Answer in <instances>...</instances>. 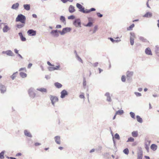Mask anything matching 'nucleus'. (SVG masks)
I'll list each match as a JSON object with an SVG mask.
<instances>
[{
    "mask_svg": "<svg viewBox=\"0 0 159 159\" xmlns=\"http://www.w3.org/2000/svg\"><path fill=\"white\" fill-rule=\"evenodd\" d=\"M121 80L123 82H125V78L124 75H122L121 78Z\"/></svg>",
    "mask_w": 159,
    "mask_h": 159,
    "instance_id": "6e6d98bb",
    "label": "nucleus"
},
{
    "mask_svg": "<svg viewBox=\"0 0 159 159\" xmlns=\"http://www.w3.org/2000/svg\"><path fill=\"white\" fill-rule=\"evenodd\" d=\"M23 7L25 10L29 11L30 9V5L29 4H24Z\"/></svg>",
    "mask_w": 159,
    "mask_h": 159,
    "instance_id": "a878e982",
    "label": "nucleus"
},
{
    "mask_svg": "<svg viewBox=\"0 0 159 159\" xmlns=\"http://www.w3.org/2000/svg\"><path fill=\"white\" fill-rule=\"evenodd\" d=\"M145 148L147 150V151L148 152V150L149 149V145L147 144H145Z\"/></svg>",
    "mask_w": 159,
    "mask_h": 159,
    "instance_id": "13d9d810",
    "label": "nucleus"
},
{
    "mask_svg": "<svg viewBox=\"0 0 159 159\" xmlns=\"http://www.w3.org/2000/svg\"><path fill=\"white\" fill-rule=\"evenodd\" d=\"M86 85V81L85 79V78H84L83 79V85L84 87Z\"/></svg>",
    "mask_w": 159,
    "mask_h": 159,
    "instance_id": "8fccbe9b",
    "label": "nucleus"
},
{
    "mask_svg": "<svg viewBox=\"0 0 159 159\" xmlns=\"http://www.w3.org/2000/svg\"><path fill=\"white\" fill-rule=\"evenodd\" d=\"M132 136L134 137H137L138 136V133L137 131H134L132 133Z\"/></svg>",
    "mask_w": 159,
    "mask_h": 159,
    "instance_id": "2f4dec72",
    "label": "nucleus"
},
{
    "mask_svg": "<svg viewBox=\"0 0 159 159\" xmlns=\"http://www.w3.org/2000/svg\"><path fill=\"white\" fill-rule=\"evenodd\" d=\"M145 52L146 54L148 55H152L151 51L149 48H148L145 49Z\"/></svg>",
    "mask_w": 159,
    "mask_h": 159,
    "instance_id": "412c9836",
    "label": "nucleus"
},
{
    "mask_svg": "<svg viewBox=\"0 0 159 159\" xmlns=\"http://www.w3.org/2000/svg\"><path fill=\"white\" fill-rule=\"evenodd\" d=\"M60 21L63 23L64 25H66V18L65 17L62 16H61L60 17Z\"/></svg>",
    "mask_w": 159,
    "mask_h": 159,
    "instance_id": "4be33fe9",
    "label": "nucleus"
},
{
    "mask_svg": "<svg viewBox=\"0 0 159 159\" xmlns=\"http://www.w3.org/2000/svg\"><path fill=\"white\" fill-rule=\"evenodd\" d=\"M124 113V111L123 110H119L117 111L116 113V115H121Z\"/></svg>",
    "mask_w": 159,
    "mask_h": 159,
    "instance_id": "c9c22d12",
    "label": "nucleus"
},
{
    "mask_svg": "<svg viewBox=\"0 0 159 159\" xmlns=\"http://www.w3.org/2000/svg\"><path fill=\"white\" fill-rule=\"evenodd\" d=\"M130 43L131 45H133L134 43V39L133 38L130 37Z\"/></svg>",
    "mask_w": 159,
    "mask_h": 159,
    "instance_id": "58836bf2",
    "label": "nucleus"
},
{
    "mask_svg": "<svg viewBox=\"0 0 159 159\" xmlns=\"http://www.w3.org/2000/svg\"><path fill=\"white\" fill-rule=\"evenodd\" d=\"M18 73L17 72L14 73L11 76L12 80H14L16 77V74Z\"/></svg>",
    "mask_w": 159,
    "mask_h": 159,
    "instance_id": "4c0bfd02",
    "label": "nucleus"
},
{
    "mask_svg": "<svg viewBox=\"0 0 159 159\" xmlns=\"http://www.w3.org/2000/svg\"><path fill=\"white\" fill-rule=\"evenodd\" d=\"M10 28L7 25H5L3 29V32H7L9 30Z\"/></svg>",
    "mask_w": 159,
    "mask_h": 159,
    "instance_id": "bb28decb",
    "label": "nucleus"
},
{
    "mask_svg": "<svg viewBox=\"0 0 159 159\" xmlns=\"http://www.w3.org/2000/svg\"><path fill=\"white\" fill-rule=\"evenodd\" d=\"M135 94L136 95L137 97H140L141 96V93L137 92H134Z\"/></svg>",
    "mask_w": 159,
    "mask_h": 159,
    "instance_id": "3c124183",
    "label": "nucleus"
},
{
    "mask_svg": "<svg viewBox=\"0 0 159 159\" xmlns=\"http://www.w3.org/2000/svg\"><path fill=\"white\" fill-rule=\"evenodd\" d=\"M68 11L70 13H73L75 12V7L72 5H70L68 8Z\"/></svg>",
    "mask_w": 159,
    "mask_h": 159,
    "instance_id": "dca6fc26",
    "label": "nucleus"
},
{
    "mask_svg": "<svg viewBox=\"0 0 159 159\" xmlns=\"http://www.w3.org/2000/svg\"><path fill=\"white\" fill-rule=\"evenodd\" d=\"M96 14L99 17L101 18L103 16V15L101 14L100 12H97Z\"/></svg>",
    "mask_w": 159,
    "mask_h": 159,
    "instance_id": "5fc2aeb1",
    "label": "nucleus"
},
{
    "mask_svg": "<svg viewBox=\"0 0 159 159\" xmlns=\"http://www.w3.org/2000/svg\"><path fill=\"white\" fill-rule=\"evenodd\" d=\"M54 85L57 88L60 89L61 88L62 85L58 83V82H56L54 83Z\"/></svg>",
    "mask_w": 159,
    "mask_h": 159,
    "instance_id": "c85d7f7f",
    "label": "nucleus"
},
{
    "mask_svg": "<svg viewBox=\"0 0 159 159\" xmlns=\"http://www.w3.org/2000/svg\"><path fill=\"white\" fill-rule=\"evenodd\" d=\"M75 18V16L73 15H72L68 17V19L69 20H73Z\"/></svg>",
    "mask_w": 159,
    "mask_h": 159,
    "instance_id": "49530a36",
    "label": "nucleus"
},
{
    "mask_svg": "<svg viewBox=\"0 0 159 159\" xmlns=\"http://www.w3.org/2000/svg\"><path fill=\"white\" fill-rule=\"evenodd\" d=\"M26 20L25 16L22 14H19L16 18V22H20L22 23L25 24Z\"/></svg>",
    "mask_w": 159,
    "mask_h": 159,
    "instance_id": "f257e3e1",
    "label": "nucleus"
},
{
    "mask_svg": "<svg viewBox=\"0 0 159 159\" xmlns=\"http://www.w3.org/2000/svg\"><path fill=\"white\" fill-rule=\"evenodd\" d=\"M61 1L63 3H66L68 0H61Z\"/></svg>",
    "mask_w": 159,
    "mask_h": 159,
    "instance_id": "338daca9",
    "label": "nucleus"
},
{
    "mask_svg": "<svg viewBox=\"0 0 159 159\" xmlns=\"http://www.w3.org/2000/svg\"><path fill=\"white\" fill-rule=\"evenodd\" d=\"M48 69L50 71H52L55 70L54 67H48Z\"/></svg>",
    "mask_w": 159,
    "mask_h": 159,
    "instance_id": "603ef678",
    "label": "nucleus"
},
{
    "mask_svg": "<svg viewBox=\"0 0 159 159\" xmlns=\"http://www.w3.org/2000/svg\"><path fill=\"white\" fill-rule=\"evenodd\" d=\"M59 31H60V30H53L51 31L50 34L54 37H57L59 36Z\"/></svg>",
    "mask_w": 159,
    "mask_h": 159,
    "instance_id": "423d86ee",
    "label": "nucleus"
},
{
    "mask_svg": "<svg viewBox=\"0 0 159 159\" xmlns=\"http://www.w3.org/2000/svg\"><path fill=\"white\" fill-rule=\"evenodd\" d=\"M7 91V87L2 84H0V91L1 93H5Z\"/></svg>",
    "mask_w": 159,
    "mask_h": 159,
    "instance_id": "0eeeda50",
    "label": "nucleus"
},
{
    "mask_svg": "<svg viewBox=\"0 0 159 159\" xmlns=\"http://www.w3.org/2000/svg\"><path fill=\"white\" fill-rule=\"evenodd\" d=\"M33 90L34 89L31 88L29 89L28 91L30 96L33 98L35 97L36 95L35 93L34 92Z\"/></svg>",
    "mask_w": 159,
    "mask_h": 159,
    "instance_id": "1a4fd4ad",
    "label": "nucleus"
},
{
    "mask_svg": "<svg viewBox=\"0 0 159 159\" xmlns=\"http://www.w3.org/2000/svg\"><path fill=\"white\" fill-rule=\"evenodd\" d=\"M71 30V29L70 27H65L63 28L61 31H59V33L61 35H64L66 33L70 32Z\"/></svg>",
    "mask_w": 159,
    "mask_h": 159,
    "instance_id": "20e7f679",
    "label": "nucleus"
},
{
    "mask_svg": "<svg viewBox=\"0 0 159 159\" xmlns=\"http://www.w3.org/2000/svg\"><path fill=\"white\" fill-rule=\"evenodd\" d=\"M25 24H17L16 27L18 29H21L25 26Z\"/></svg>",
    "mask_w": 159,
    "mask_h": 159,
    "instance_id": "473e14b6",
    "label": "nucleus"
},
{
    "mask_svg": "<svg viewBox=\"0 0 159 159\" xmlns=\"http://www.w3.org/2000/svg\"><path fill=\"white\" fill-rule=\"evenodd\" d=\"M47 64L49 66H54V65H52V64H51L50 62L49 61H47Z\"/></svg>",
    "mask_w": 159,
    "mask_h": 159,
    "instance_id": "69168bd1",
    "label": "nucleus"
},
{
    "mask_svg": "<svg viewBox=\"0 0 159 159\" xmlns=\"http://www.w3.org/2000/svg\"><path fill=\"white\" fill-rule=\"evenodd\" d=\"M4 152L5 151H3L0 153V159H3L4 158Z\"/></svg>",
    "mask_w": 159,
    "mask_h": 159,
    "instance_id": "e433bc0d",
    "label": "nucleus"
},
{
    "mask_svg": "<svg viewBox=\"0 0 159 159\" xmlns=\"http://www.w3.org/2000/svg\"><path fill=\"white\" fill-rule=\"evenodd\" d=\"M152 16V13L148 12H147L145 14H144L143 16L145 17L150 18Z\"/></svg>",
    "mask_w": 159,
    "mask_h": 159,
    "instance_id": "5701e85b",
    "label": "nucleus"
},
{
    "mask_svg": "<svg viewBox=\"0 0 159 159\" xmlns=\"http://www.w3.org/2000/svg\"><path fill=\"white\" fill-rule=\"evenodd\" d=\"M27 33L29 36H34L36 35V31L33 29H30L27 31Z\"/></svg>",
    "mask_w": 159,
    "mask_h": 159,
    "instance_id": "9d476101",
    "label": "nucleus"
},
{
    "mask_svg": "<svg viewBox=\"0 0 159 159\" xmlns=\"http://www.w3.org/2000/svg\"><path fill=\"white\" fill-rule=\"evenodd\" d=\"M98 62H96L93 64V66L94 67H97L98 66Z\"/></svg>",
    "mask_w": 159,
    "mask_h": 159,
    "instance_id": "bf43d9fd",
    "label": "nucleus"
},
{
    "mask_svg": "<svg viewBox=\"0 0 159 159\" xmlns=\"http://www.w3.org/2000/svg\"><path fill=\"white\" fill-rule=\"evenodd\" d=\"M73 25L76 27H81V22L80 19H75L73 22Z\"/></svg>",
    "mask_w": 159,
    "mask_h": 159,
    "instance_id": "f03ea898",
    "label": "nucleus"
},
{
    "mask_svg": "<svg viewBox=\"0 0 159 159\" xmlns=\"http://www.w3.org/2000/svg\"><path fill=\"white\" fill-rule=\"evenodd\" d=\"M54 139L55 142L57 144H61L60 137L59 136H55Z\"/></svg>",
    "mask_w": 159,
    "mask_h": 159,
    "instance_id": "2eb2a0df",
    "label": "nucleus"
},
{
    "mask_svg": "<svg viewBox=\"0 0 159 159\" xmlns=\"http://www.w3.org/2000/svg\"><path fill=\"white\" fill-rule=\"evenodd\" d=\"M98 28V26L97 25H95L94 27V29L93 32V33H94L96 32V31L97 30Z\"/></svg>",
    "mask_w": 159,
    "mask_h": 159,
    "instance_id": "09e8293b",
    "label": "nucleus"
},
{
    "mask_svg": "<svg viewBox=\"0 0 159 159\" xmlns=\"http://www.w3.org/2000/svg\"><path fill=\"white\" fill-rule=\"evenodd\" d=\"M61 98H63L68 95V93L66 90L64 89L61 92Z\"/></svg>",
    "mask_w": 159,
    "mask_h": 159,
    "instance_id": "9b49d317",
    "label": "nucleus"
},
{
    "mask_svg": "<svg viewBox=\"0 0 159 159\" xmlns=\"http://www.w3.org/2000/svg\"><path fill=\"white\" fill-rule=\"evenodd\" d=\"M129 114L131 117L134 119H135V115L134 113L132 112H130L129 113Z\"/></svg>",
    "mask_w": 159,
    "mask_h": 159,
    "instance_id": "37998d69",
    "label": "nucleus"
},
{
    "mask_svg": "<svg viewBox=\"0 0 159 159\" xmlns=\"http://www.w3.org/2000/svg\"><path fill=\"white\" fill-rule=\"evenodd\" d=\"M24 133L25 135L27 137H28L30 138H32V136L31 134L27 130H25L24 131Z\"/></svg>",
    "mask_w": 159,
    "mask_h": 159,
    "instance_id": "a211bd4d",
    "label": "nucleus"
},
{
    "mask_svg": "<svg viewBox=\"0 0 159 159\" xmlns=\"http://www.w3.org/2000/svg\"><path fill=\"white\" fill-rule=\"evenodd\" d=\"M79 97L80 98H84L85 97L84 96V93H82V94L80 95Z\"/></svg>",
    "mask_w": 159,
    "mask_h": 159,
    "instance_id": "4d7b16f0",
    "label": "nucleus"
},
{
    "mask_svg": "<svg viewBox=\"0 0 159 159\" xmlns=\"http://www.w3.org/2000/svg\"><path fill=\"white\" fill-rule=\"evenodd\" d=\"M49 97L52 104L54 106L55 103L57 102L58 101V97L57 96H53L52 95H50Z\"/></svg>",
    "mask_w": 159,
    "mask_h": 159,
    "instance_id": "7ed1b4c3",
    "label": "nucleus"
},
{
    "mask_svg": "<svg viewBox=\"0 0 159 159\" xmlns=\"http://www.w3.org/2000/svg\"><path fill=\"white\" fill-rule=\"evenodd\" d=\"M155 52L156 54L159 57V46L156 45L155 48Z\"/></svg>",
    "mask_w": 159,
    "mask_h": 159,
    "instance_id": "393cba45",
    "label": "nucleus"
},
{
    "mask_svg": "<svg viewBox=\"0 0 159 159\" xmlns=\"http://www.w3.org/2000/svg\"><path fill=\"white\" fill-rule=\"evenodd\" d=\"M137 159H142L143 151L141 148L139 149L137 152Z\"/></svg>",
    "mask_w": 159,
    "mask_h": 159,
    "instance_id": "39448f33",
    "label": "nucleus"
},
{
    "mask_svg": "<svg viewBox=\"0 0 159 159\" xmlns=\"http://www.w3.org/2000/svg\"><path fill=\"white\" fill-rule=\"evenodd\" d=\"M109 39L113 43H114L115 42V40L114 39L112 38H109Z\"/></svg>",
    "mask_w": 159,
    "mask_h": 159,
    "instance_id": "680f3d73",
    "label": "nucleus"
},
{
    "mask_svg": "<svg viewBox=\"0 0 159 159\" xmlns=\"http://www.w3.org/2000/svg\"><path fill=\"white\" fill-rule=\"evenodd\" d=\"M32 63H29L28 65L27 68L29 69L32 66Z\"/></svg>",
    "mask_w": 159,
    "mask_h": 159,
    "instance_id": "0e129e2a",
    "label": "nucleus"
},
{
    "mask_svg": "<svg viewBox=\"0 0 159 159\" xmlns=\"http://www.w3.org/2000/svg\"><path fill=\"white\" fill-rule=\"evenodd\" d=\"M61 26L60 25H57L56 26V28L57 29L61 28Z\"/></svg>",
    "mask_w": 159,
    "mask_h": 159,
    "instance_id": "052dcab7",
    "label": "nucleus"
},
{
    "mask_svg": "<svg viewBox=\"0 0 159 159\" xmlns=\"http://www.w3.org/2000/svg\"><path fill=\"white\" fill-rule=\"evenodd\" d=\"M133 75V72L128 71L127 72V80H131Z\"/></svg>",
    "mask_w": 159,
    "mask_h": 159,
    "instance_id": "ddd939ff",
    "label": "nucleus"
},
{
    "mask_svg": "<svg viewBox=\"0 0 159 159\" xmlns=\"http://www.w3.org/2000/svg\"><path fill=\"white\" fill-rule=\"evenodd\" d=\"M134 141V139L132 137H130L128 139L127 142H133Z\"/></svg>",
    "mask_w": 159,
    "mask_h": 159,
    "instance_id": "a18cd8bd",
    "label": "nucleus"
},
{
    "mask_svg": "<svg viewBox=\"0 0 159 159\" xmlns=\"http://www.w3.org/2000/svg\"><path fill=\"white\" fill-rule=\"evenodd\" d=\"M88 20H89V22L86 25H85L84 26L86 27H91L93 25V23L90 21H89L91 20L92 19V18L90 17L88 18Z\"/></svg>",
    "mask_w": 159,
    "mask_h": 159,
    "instance_id": "aec40b11",
    "label": "nucleus"
},
{
    "mask_svg": "<svg viewBox=\"0 0 159 159\" xmlns=\"http://www.w3.org/2000/svg\"><path fill=\"white\" fill-rule=\"evenodd\" d=\"M123 152L125 154L128 155L129 153V149L127 148H125L123 150Z\"/></svg>",
    "mask_w": 159,
    "mask_h": 159,
    "instance_id": "a19ab883",
    "label": "nucleus"
},
{
    "mask_svg": "<svg viewBox=\"0 0 159 159\" xmlns=\"http://www.w3.org/2000/svg\"><path fill=\"white\" fill-rule=\"evenodd\" d=\"M130 37L133 38V39H134L135 37V35L134 33L133 32H131L130 33Z\"/></svg>",
    "mask_w": 159,
    "mask_h": 159,
    "instance_id": "de8ad7c7",
    "label": "nucleus"
},
{
    "mask_svg": "<svg viewBox=\"0 0 159 159\" xmlns=\"http://www.w3.org/2000/svg\"><path fill=\"white\" fill-rule=\"evenodd\" d=\"M114 138H115L116 139H117V140H120V136H119V134H117V133H116V134H115V135H114Z\"/></svg>",
    "mask_w": 159,
    "mask_h": 159,
    "instance_id": "c03bdc74",
    "label": "nucleus"
},
{
    "mask_svg": "<svg viewBox=\"0 0 159 159\" xmlns=\"http://www.w3.org/2000/svg\"><path fill=\"white\" fill-rule=\"evenodd\" d=\"M2 53L3 54H6L7 55L11 56H14V54L11 50L3 51L2 52Z\"/></svg>",
    "mask_w": 159,
    "mask_h": 159,
    "instance_id": "f8f14e48",
    "label": "nucleus"
},
{
    "mask_svg": "<svg viewBox=\"0 0 159 159\" xmlns=\"http://www.w3.org/2000/svg\"><path fill=\"white\" fill-rule=\"evenodd\" d=\"M19 5V4L18 3H16L12 5L11 8L13 9L16 10L18 8Z\"/></svg>",
    "mask_w": 159,
    "mask_h": 159,
    "instance_id": "b1692460",
    "label": "nucleus"
},
{
    "mask_svg": "<svg viewBox=\"0 0 159 159\" xmlns=\"http://www.w3.org/2000/svg\"><path fill=\"white\" fill-rule=\"evenodd\" d=\"M136 118L137 121L140 123H142L143 122L142 119L139 116L137 115L136 116Z\"/></svg>",
    "mask_w": 159,
    "mask_h": 159,
    "instance_id": "7c9ffc66",
    "label": "nucleus"
},
{
    "mask_svg": "<svg viewBox=\"0 0 159 159\" xmlns=\"http://www.w3.org/2000/svg\"><path fill=\"white\" fill-rule=\"evenodd\" d=\"M60 66L59 65H58L56 66V67H54V68L55 70H60L59 69L60 68Z\"/></svg>",
    "mask_w": 159,
    "mask_h": 159,
    "instance_id": "864d4df0",
    "label": "nucleus"
},
{
    "mask_svg": "<svg viewBox=\"0 0 159 159\" xmlns=\"http://www.w3.org/2000/svg\"><path fill=\"white\" fill-rule=\"evenodd\" d=\"M18 34L20 37V39L21 41H26V38L23 36L22 32H19L18 33Z\"/></svg>",
    "mask_w": 159,
    "mask_h": 159,
    "instance_id": "6ab92c4d",
    "label": "nucleus"
},
{
    "mask_svg": "<svg viewBox=\"0 0 159 159\" xmlns=\"http://www.w3.org/2000/svg\"><path fill=\"white\" fill-rule=\"evenodd\" d=\"M105 96L107 97V101L108 102H111V99L110 96V94L109 92L106 93Z\"/></svg>",
    "mask_w": 159,
    "mask_h": 159,
    "instance_id": "f3484780",
    "label": "nucleus"
},
{
    "mask_svg": "<svg viewBox=\"0 0 159 159\" xmlns=\"http://www.w3.org/2000/svg\"><path fill=\"white\" fill-rule=\"evenodd\" d=\"M76 57L77 59V60L80 62L81 63H83V61L82 59L80 58V57L78 56L77 53H76Z\"/></svg>",
    "mask_w": 159,
    "mask_h": 159,
    "instance_id": "ea45409f",
    "label": "nucleus"
},
{
    "mask_svg": "<svg viewBox=\"0 0 159 159\" xmlns=\"http://www.w3.org/2000/svg\"><path fill=\"white\" fill-rule=\"evenodd\" d=\"M151 148L153 151L156 150L157 148V145L154 144H152L151 146Z\"/></svg>",
    "mask_w": 159,
    "mask_h": 159,
    "instance_id": "c756f323",
    "label": "nucleus"
},
{
    "mask_svg": "<svg viewBox=\"0 0 159 159\" xmlns=\"http://www.w3.org/2000/svg\"><path fill=\"white\" fill-rule=\"evenodd\" d=\"M20 76L23 78H25L27 76V74L23 72H20Z\"/></svg>",
    "mask_w": 159,
    "mask_h": 159,
    "instance_id": "f704fd0d",
    "label": "nucleus"
},
{
    "mask_svg": "<svg viewBox=\"0 0 159 159\" xmlns=\"http://www.w3.org/2000/svg\"><path fill=\"white\" fill-rule=\"evenodd\" d=\"M14 51L17 54L19 53H18V50L16 49H14Z\"/></svg>",
    "mask_w": 159,
    "mask_h": 159,
    "instance_id": "774afa93",
    "label": "nucleus"
},
{
    "mask_svg": "<svg viewBox=\"0 0 159 159\" xmlns=\"http://www.w3.org/2000/svg\"><path fill=\"white\" fill-rule=\"evenodd\" d=\"M134 24H132L129 27L127 28V30H131L134 27Z\"/></svg>",
    "mask_w": 159,
    "mask_h": 159,
    "instance_id": "79ce46f5",
    "label": "nucleus"
},
{
    "mask_svg": "<svg viewBox=\"0 0 159 159\" xmlns=\"http://www.w3.org/2000/svg\"><path fill=\"white\" fill-rule=\"evenodd\" d=\"M139 40L142 41L144 42H147V40L146 39L144 38L143 37L140 36L139 38Z\"/></svg>",
    "mask_w": 159,
    "mask_h": 159,
    "instance_id": "72a5a7b5",
    "label": "nucleus"
},
{
    "mask_svg": "<svg viewBox=\"0 0 159 159\" xmlns=\"http://www.w3.org/2000/svg\"><path fill=\"white\" fill-rule=\"evenodd\" d=\"M76 6L79 9V11L83 13L84 11V7L81 4L77 3L76 4Z\"/></svg>",
    "mask_w": 159,
    "mask_h": 159,
    "instance_id": "6e6552de",
    "label": "nucleus"
},
{
    "mask_svg": "<svg viewBox=\"0 0 159 159\" xmlns=\"http://www.w3.org/2000/svg\"><path fill=\"white\" fill-rule=\"evenodd\" d=\"M37 90L42 92L47 93V90L46 89L44 88H38Z\"/></svg>",
    "mask_w": 159,
    "mask_h": 159,
    "instance_id": "cd10ccee",
    "label": "nucleus"
},
{
    "mask_svg": "<svg viewBox=\"0 0 159 159\" xmlns=\"http://www.w3.org/2000/svg\"><path fill=\"white\" fill-rule=\"evenodd\" d=\"M45 78L47 80L49 79L50 78V76L49 75H46L45 76Z\"/></svg>",
    "mask_w": 159,
    "mask_h": 159,
    "instance_id": "e2e57ef3",
    "label": "nucleus"
},
{
    "mask_svg": "<svg viewBox=\"0 0 159 159\" xmlns=\"http://www.w3.org/2000/svg\"><path fill=\"white\" fill-rule=\"evenodd\" d=\"M95 11L96 9L94 8H91L90 9H87L84 8V11L83 13L87 14L90 13L91 11Z\"/></svg>",
    "mask_w": 159,
    "mask_h": 159,
    "instance_id": "4468645a",
    "label": "nucleus"
}]
</instances>
